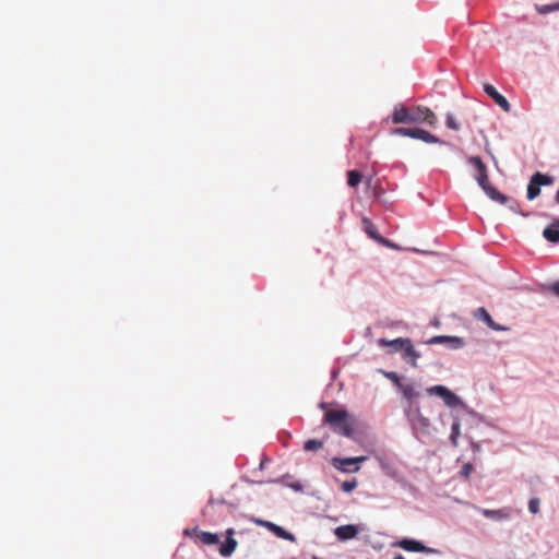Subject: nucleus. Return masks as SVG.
<instances>
[{"mask_svg":"<svg viewBox=\"0 0 559 559\" xmlns=\"http://www.w3.org/2000/svg\"><path fill=\"white\" fill-rule=\"evenodd\" d=\"M393 559H405L402 555H396Z\"/></svg>","mask_w":559,"mask_h":559,"instance_id":"45","label":"nucleus"},{"mask_svg":"<svg viewBox=\"0 0 559 559\" xmlns=\"http://www.w3.org/2000/svg\"><path fill=\"white\" fill-rule=\"evenodd\" d=\"M185 535L191 536V535H198L203 544L205 545H215L218 543L219 538L218 535L211 532H203L199 531L198 528H186L183 531Z\"/></svg>","mask_w":559,"mask_h":559,"instance_id":"19","label":"nucleus"},{"mask_svg":"<svg viewBox=\"0 0 559 559\" xmlns=\"http://www.w3.org/2000/svg\"><path fill=\"white\" fill-rule=\"evenodd\" d=\"M472 507L478 513H480L485 518L490 519L495 522H502V521H508L511 519V513H510L509 509H507V508L492 510V509H484V508L477 507L475 504H473Z\"/></svg>","mask_w":559,"mask_h":559,"instance_id":"12","label":"nucleus"},{"mask_svg":"<svg viewBox=\"0 0 559 559\" xmlns=\"http://www.w3.org/2000/svg\"><path fill=\"white\" fill-rule=\"evenodd\" d=\"M320 408L324 409L326 407V404L324 402L320 403Z\"/></svg>","mask_w":559,"mask_h":559,"instance_id":"43","label":"nucleus"},{"mask_svg":"<svg viewBox=\"0 0 559 559\" xmlns=\"http://www.w3.org/2000/svg\"><path fill=\"white\" fill-rule=\"evenodd\" d=\"M362 224H364V230L365 233L371 238L373 239L374 241H377L378 243L380 242V239L383 238V236H381L378 231V228L377 226L367 217H364L362 218Z\"/></svg>","mask_w":559,"mask_h":559,"instance_id":"22","label":"nucleus"},{"mask_svg":"<svg viewBox=\"0 0 559 559\" xmlns=\"http://www.w3.org/2000/svg\"><path fill=\"white\" fill-rule=\"evenodd\" d=\"M453 418V423L451 425V433H450V441L453 447L459 445V437L461 435V420L457 413L453 412L451 414Z\"/></svg>","mask_w":559,"mask_h":559,"instance_id":"20","label":"nucleus"},{"mask_svg":"<svg viewBox=\"0 0 559 559\" xmlns=\"http://www.w3.org/2000/svg\"><path fill=\"white\" fill-rule=\"evenodd\" d=\"M474 318L478 321L484 322L490 330L498 332H506L510 330V328L507 325L496 323L491 318L490 313L484 307L477 308L474 311Z\"/></svg>","mask_w":559,"mask_h":559,"instance_id":"11","label":"nucleus"},{"mask_svg":"<svg viewBox=\"0 0 559 559\" xmlns=\"http://www.w3.org/2000/svg\"><path fill=\"white\" fill-rule=\"evenodd\" d=\"M473 471H474V466H473V464H472V463H469V462H467V463H465V464L462 466V468H461V471H460V475H461L462 477H464V478H467V477L473 473Z\"/></svg>","mask_w":559,"mask_h":559,"instance_id":"34","label":"nucleus"},{"mask_svg":"<svg viewBox=\"0 0 559 559\" xmlns=\"http://www.w3.org/2000/svg\"><path fill=\"white\" fill-rule=\"evenodd\" d=\"M547 289L551 290L559 298V281L547 286Z\"/></svg>","mask_w":559,"mask_h":559,"instance_id":"38","label":"nucleus"},{"mask_svg":"<svg viewBox=\"0 0 559 559\" xmlns=\"http://www.w3.org/2000/svg\"><path fill=\"white\" fill-rule=\"evenodd\" d=\"M472 448H473L474 451H478L479 450V444L473 442L472 443Z\"/></svg>","mask_w":559,"mask_h":559,"instance_id":"40","label":"nucleus"},{"mask_svg":"<svg viewBox=\"0 0 559 559\" xmlns=\"http://www.w3.org/2000/svg\"><path fill=\"white\" fill-rule=\"evenodd\" d=\"M506 204H508V207L510 211H512L513 213H516V214H520L524 217L528 216V213H525V212H522L520 211V207H519V204L516 201L512 200V201H508Z\"/></svg>","mask_w":559,"mask_h":559,"instance_id":"33","label":"nucleus"},{"mask_svg":"<svg viewBox=\"0 0 559 559\" xmlns=\"http://www.w3.org/2000/svg\"><path fill=\"white\" fill-rule=\"evenodd\" d=\"M403 412L417 440H419L421 436L430 435V419L423 415L420 406L404 407Z\"/></svg>","mask_w":559,"mask_h":559,"instance_id":"5","label":"nucleus"},{"mask_svg":"<svg viewBox=\"0 0 559 559\" xmlns=\"http://www.w3.org/2000/svg\"><path fill=\"white\" fill-rule=\"evenodd\" d=\"M379 372L382 373L388 380H390L397 388V390H400L404 384L401 381L400 374L395 371H385L383 369H379Z\"/></svg>","mask_w":559,"mask_h":559,"instance_id":"25","label":"nucleus"},{"mask_svg":"<svg viewBox=\"0 0 559 559\" xmlns=\"http://www.w3.org/2000/svg\"><path fill=\"white\" fill-rule=\"evenodd\" d=\"M322 423L328 425L331 430L346 438H353L354 428L348 421V412L346 409L325 412Z\"/></svg>","mask_w":559,"mask_h":559,"instance_id":"4","label":"nucleus"},{"mask_svg":"<svg viewBox=\"0 0 559 559\" xmlns=\"http://www.w3.org/2000/svg\"><path fill=\"white\" fill-rule=\"evenodd\" d=\"M540 501L538 498L534 497L528 500V511L532 514H537L539 512Z\"/></svg>","mask_w":559,"mask_h":559,"instance_id":"31","label":"nucleus"},{"mask_svg":"<svg viewBox=\"0 0 559 559\" xmlns=\"http://www.w3.org/2000/svg\"><path fill=\"white\" fill-rule=\"evenodd\" d=\"M270 483H283V478L270 480Z\"/></svg>","mask_w":559,"mask_h":559,"instance_id":"41","label":"nucleus"},{"mask_svg":"<svg viewBox=\"0 0 559 559\" xmlns=\"http://www.w3.org/2000/svg\"><path fill=\"white\" fill-rule=\"evenodd\" d=\"M338 542H347L357 537L359 530L354 524L341 525L333 531Z\"/></svg>","mask_w":559,"mask_h":559,"instance_id":"16","label":"nucleus"},{"mask_svg":"<svg viewBox=\"0 0 559 559\" xmlns=\"http://www.w3.org/2000/svg\"><path fill=\"white\" fill-rule=\"evenodd\" d=\"M380 245L386 247V248H393V249H396L397 246L395 243H393L391 240L386 239V238H381L380 239Z\"/></svg>","mask_w":559,"mask_h":559,"instance_id":"37","label":"nucleus"},{"mask_svg":"<svg viewBox=\"0 0 559 559\" xmlns=\"http://www.w3.org/2000/svg\"><path fill=\"white\" fill-rule=\"evenodd\" d=\"M234 533V528H228L226 531L227 537L225 542L219 546V555L224 558L230 557L238 545L237 540L233 537Z\"/></svg>","mask_w":559,"mask_h":559,"instance_id":"18","label":"nucleus"},{"mask_svg":"<svg viewBox=\"0 0 559 559\" xmlns=\"http://www.w3.org/2000/svg\"><path fill=\"white\" fill-rule=\"evenodd\" d=\"M374 460L378 462L379 467L381 468L382 473L385 476H388L392 479H397V477H399L397 468L386 455L376 453Z\"/></svg>","mask_w":559,"mask_h":559,"instance_id":"13","label":"nucleus"},{"mask_svg":"<svg viewBox=\"0 0 559 559\" xmlns=\"http://www.w3.org/2000/svg\"><path fill=\"white\" fill-rule=\"evenodd\" d=\"M426 344L428 345H444L450 349L457 350L465 346L463 337L454 335H435L430 337Z\"/></svg>","mask_w":559,"mask_h":559,"instance_id":"8","label":"nucleus"},{"mask_svg":"<svg viewBox=\"0 0 559 559\" xmlns=\"http://www.w3.org/2000/svg\"><path fill=\"white\" fill-rule=\"evenodd\" d=\"M401 359L409 365L412 368L418 367V359L421 357L419 350L416 349L413 341L409 338L407 344L402 348L400 353Z\"/></svg>","mask_w":559,"mask_h":559,"instance_id":"10","label":"nucleus"},{"mask_svg":"<svg viewBox=\"0 0 559 559\" xmlns=\"http://www.w3.org/2000/svg\"><path fill=\"white\" fill-rule=\"evenodd\" d=\"M485 93L504 111L509 112L511 110V105L509 100L500 94L493 85L491 84H485L484 85Z\"/></svg>","mask_w":559,"mask_h":559,"instance_id":"17","label":"nucleus"},{"mask_svg":"<svg viewBox=\"0 0 559 559\" xmlns=\"http://www.w3.org/2000/svg\"><path fill=\"white\" fill-rule=\"evenodd\" d=\"M467 164L474 167L477 174L474 176L478 186L485 192V194L493 202L499 204H506L509 201V197L501 193L488 181L487 167L479 156H471L467 158Z\"/></svg>","mask_w":559,"mask_h":559,"instance_id":"2","label":"nucleus"},{"mask_svg":"<svg viewBox=\"0 0 559 559\" xmlns=\"http://www.w3.org/2000/svg\"><path fill=\"white\" fill-rule=\"evenodd\" d=\"M361 181V174L358 170H349L347 174V183L349 187H356Z\"/></svg>","mask_w":559,"mask_h":559,"instance_id":"28","label":"nucleus"},{"mask_svg":"<svg viewBox=\"0 0 559 559\" xmlns=\"http://www.w3.org/2000/svg\"><path fill=\"white\" fill-rule=\"evenodd\" d=\"M558 225H559V218H558Z\"/></svg>","mask_w":559,"mask_h":559,"instance_id":"46","label":"nucleus"},{"mask_svg":"<svg viewBox=\"0 0 559 559\" xmlns=\"http://www.w3.org/2000/svg\"><path fill=\"white\" fill-rule=\"evenodd\" d=\"M323 447V442L318 439H309L304 443L305 451H317Z\"/></svg>","mask_w":559,"mask_h":559,"instance_id":"30","label":"nucleus"},{"mask_svg":"<svg viewBox=\"0 0 559 559\" xmlns=\"http://www.w3.org/2000/svg\"><path fill=\"white\" fill-rule=\"evenodd\" d=\"M408 341V337H396L393 340L379 338L378 345L381 347H389L390 349L388 353L390 355H394L400 354L402 352V348L407 344Z\"/></svg>","mask_w":559,"mask_h":559,"instance_id":"14","label":"nucleus"},{"mask_svg":"<svg viewBox=\"0 0 559 559\" xmlns=\"http://www.w3.org/2000/svg\"><path fill=\"white\" fill-rule=\"evenodd\" d=\"M543 236L552 243L559 242V225L558 219H556L551 225L547 226L544 231Z\"/></svg>","mask_w":559,"mask_h":559,"instance_id":"21","label":"nucleus"},{"mask_svg":"<svg viewBox=\"0 0 559 559\" xmlns=\"http://www.w3.org/2000/svg\"><path fill=\"white\" fill-rule=\"evenodd\" d=\"M399 391L402 393L403 399L407 402L405 407L420 406L418 399L421 396V393L417 391L413 384L404 383Z\"/></svg>","mask_w":559,"mask_h":559,"instance_id":"15","label":"nucleus"},{"mask_svg":"<svg viewBox=\"0 0 559 559\" xmlns=\"http://www.w3.org/2000/svg\"><path fill=\"white\" fill-rule=\"evenodd\" d=\"M255 524L265 527L267 531H270V527L273 525V522L262 520V519H254L253 520Z\"/></svg>","mask_w":559,"mask_h":559,"instance_id":"36","label":"nucleus"},{"mask_svg":"<svg viewBox=\"0 0 559 559\" xmlns=\"http://www.w3.org/2000/svg\"><path fill=\"white\" fill-rule=\"evenodd\" d=\"M391 133L394 135L407 136V138H412L415 140H420V141H423L425 143H429V144H440V145L453 147V145L451 143L443 141V140L439 139L438 136H436L435 134L430 133L429 131L420 129V128L400 127V128L393 129L391 131Z\"/></svg>","mask_w":559,"mask_h":559,"instance_id":"6","label":"nucleus"},{"mask_svg":"<svg viewBox=\"0 0 559 559\" xmlns=\"http://www.w3.org/2000/svg\"><path fill=\"white\" fill-rule=\"evenodd\" d=\"M285 486L293 489L296 492H301L304 490V487L299 481L285 483Z\"/></svg>","mask_w":559,"mask_h":559,"instance_id":"35","label":"nucleus"},{"mask_svg":"<svg viewBox=\"0 0 559 559\" xmlns=\"http://www.w3.org/2000/svg\"><path fill=\"white\" fill-rule=\"evenodd\" d=\"M358 483L357 480L354 478L352 480H346L344 483H342L341 485V489L344 491V492H352L356 487H357Z\"/></svg>","mask_w":559,"mask_h":559,"instance_id":"32","label":"nucleus"},{"mask_svg":"<svg viewBox=\"0 0 559 559\" xmlns=\"http://www.w3.org/2000/svg\"><path fill=\"white\" fill-rule=\"evenodd\" d=\"M270 532L273 533L278 538L289 542H296V537L293 533L286 531L285 528L275 523H273V525L270 527Z\"/></svg>","mask_w":559,"mask_h":559,"instance_id":"23","label":"nucleus"},{"mask_svg":"<svg viewBox=\"0 0 559 559\" xmlns=\"http://www.w3.org/2000/svg\"><path fill=\"white\" fill-rule=\"evenodd\" d=\"M267 461H269V460H267L266 457H264V459L261 461V463H260V465H259L258 469H259V471L264 469V467H265V463H266Z\"/></svg>","mask_w":559,"mask_h":559,"instance_id":"39","label":"nucleus"},{"mask_svg":"<svg viewBox=\"0 0 559 559\" xmlns=\"http://www.w3.org/2000/svg\"><path fill=\"white\" fill-rule=\"evenodd\" d=\"M445 126L454 131H459L461 129V123L457 122L454 115L452 112H447L445 115Z\"/></svg>","mask_w":559,"mask_h":559,"instance_id":"29","label":"nucleus"},{"mask_svg":"<svg viewBox=\"0 0 559 559\" xmlns=\"http://www.w3.org/2000/svg\"><path fill=\"white\" fill-rule=\"evenodd\" d=\"M396 546L406 551L425 552V554H440V550L431 548L423 544L420 540L413 538H403L396 543Z\"/></svg>","mask_w":559,"mask_h":559,"instance_id":"9","label":"nucleus"},{"mask_svg":"<svg viewBox=\"0 0 559 559\" xmlns=\"http://www.w3.org/2000/svg\"><path fill=\"white\" fill-rule=\"evenodd\" d=\"M429 395H436L443 400L444 404L453 409H460L472 417H478V414L472 409L457 394L452 392L449 388L442 384L432 385L426 389Z\"/></svg>","mask_w":559,"mask_h":559,"instance_id":"3","label":"nucleus"},{"mask_svg":"<svg viewBox=\"0 0 559 559\" xmlns=\"http://www.w3.org/2000/svg\"><path fill=\"white\" fill-rule=\"evenodd\" d=\"M535 10L543 15L557 12L559 11V1L550 4H535Z\"/></svg>","mask_w":559,"mask_h":559,"instance_id":"26","label":"nucleus"},{"mask_svg":"<svg viewBox=\"0 0 559 559\" xmlns=\"http://www.w3.org/2000/svg\"><path fill=\"white\" fill-rule=\"evenodd\" d=\"M367 461V456H354V457H344V461H335L338 464L342 463H354V467H352L353 473H357L360 471V463Z\"/></svg>","mask_w":559,"mask_h":559,"instance_id":"24","label":"nucleus"},{"mask_svg":"<svg viewBox=\"0 0 559 559\" xmlns=\"http://www.w3.org/2000/svg\"><path fill=\"white\" fill-rule=\"evenodd\" d=\"M554 183V178L547 174H543L536 171L530 178V182L527 186L526 198L532 201L536 199L540 193V188L546 186H551Z\"/></svg>","mask_w":559,"mask_h":559,"instance_id":"7","label":"nucleus"},{"mask_svg":"<svg viewBox=\"0 0 559 559\" xmlns=\"http://www.w3.org/2000/svg\"><path fill=\"white\" fill-rule=\"evenodd\" d=\"M555 200L557 203H559V190L556 192Z\"/></svg>","mask_w":559,"mask_h":559,"instance_id":"42","label":"nucleus"},{"mask_svg":"<svg viewBox=\"0 0 559 559\" xmlns=\"http://www.w3.org/2000/svg\"><path fill=\"white\" fill-rule=\"evenodd\" d=\"M248 483H250V484H263V481H262V480H259V481L248 480Z\"/></svg>","mask_w":559,"mask_h":559,"instance_id":"44","label":"nucleus"},{"mask_svg":"<svg viewBox=\"0 0 559 559\" xmlns=\"http://www.w3.org/2000/svg\"><path fill=\"white\" fill-rule=\"evenodd\" d=\"M392 122L395 124H411V123H428L435 126L437 122L436 115L424 106L406 107L403 104H396L392 112Z\"/></svg>","mask_w":559,"mask_h":559,"instance_id":"1","label":"nucleus"},{"mask_svg":"<svg viewBox=\"0 0 559 559\" xmlns=\"http://www.w3.org/2000/svg\"><path fill=\"white\" fill-rule=\"evenodd\" d=\"M335 461H344V457H332L331 465L342 473H353L350 469L354 467V463L338 464Z\"/></svg>","mask_w":559,"mask_h":559,"instance_id":"27","label":"nucleus"}]
</instances>
